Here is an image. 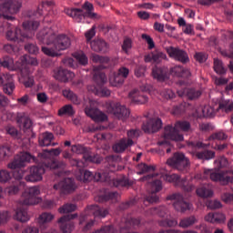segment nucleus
Masks as SVG:
<instances>
[{"mask_svg":"<svg viewBox=\"0 0 233 233\" xmlns=\"http://www.w3.org/2000/svg\"><path fill=\"white\" fill-rule=\"evenodd\" d=\"M38 41L47 45L48 46H42V52L49 57H59L61 54L59 52L70 48L72 45L70 37L66 35H56L54 29L46 27L42 29L36 35ZM53 45V46H50Z\"/></svg>","mask_w":233,"mask_h":233,"instance_id":"nucleus-1","label":"nucleus"},{"mask_svg":"<svg viewBox=\"0 0 233 233\" xmlns=\"http://www.w3.org/2000/svg\"><path fill=\"white\" fill-rule=\"evenodd\" d=\"M190 122L188 121H177L175 126H167L164 129V139L163 141H158L157 145L163 147V145H170L167 139L171 141H183L185 137L183 134L179 133V130L182 132H190Z\"/></svg>","mask_w":233,"mask_h":233,"instance_id":"nucleus-2","label":"nucleus"},{"mask_svg":"<svg viewBox=\"0 0 233 233\" xmlns=\"http://www.w3.org/2000/svg\"><path fill=\"white\" fill-rule=\"evenodd\" d=\"M66 15L72 17L76 23H81L86 17L89 19L99 18L97 13L94 12V5L88 1L84 3L82 8L67 9Z\"/></svg>","mask_w":233,"mask_h":233,"instance_id":"nucleus-3","label":"nucleus"},{"mask_svg":"<svg viewBox=\"0 0 233 233\" xmlns=\"http://www.w3.org/2000/svg\"><path fill=\"white\" fill-rule=\"evenodd\" d=\"M0 17L6 21H15V17L12 15L17 14L21 10V0H0Z\"/></svg>","mask_w":233,"mask_h":233,"instance_id":"nucleus-4","label":"nucleus"},{"mask_svg":"<svg viewBox=\"0 0 233 233\" xmlns=\"http://www.w3.org/2000/svg\"><path fill=\"white\" fill-rule=\"evenodd\" d=\"M187 146L191 148L190 154L195 159L208 161L216 157V152L212 150L196 151V148H207V145L200 141H187Z\"/></svg>","mask_w":233,"mask_h":233,"instance_id":"nucleus-5","label":"nucleus"},{"mask_svg":"<svg viewBox=\"0 0 233 233\" xmlns=\"http://www.w3.org/2000/svg\"><path fill=\"white\" fill-rule=\"evenodd\" d=\"M167 165L183 174H187L190 170V159L183 153H175L171 158L167 160Z\"/></svg>","mask_w":233,"mask_h":233,"instance_id":"nucleus-6","label":"nucleus"},{"mask_svg":"<svg viewBox=\"0 0 233 233\" xmlns=\"http://www.w3.org/2000/svg\"><path fill=\"white\" fill-rule=\"evenodd\" d=\"M157 174H150L145 176L141 178L142 181H148V184L151 187V192L149 196L146 197V201L147 203H157L159 201V197H157V192L163 189V184L159 179H154Z\"/></svg>","mask_w":233,"mask_h":233,"instance_id":"nucleus-7","label":"nucleus"},{"mask_svg":"<svg viewBox=\"0 0 233 233\" xmlns=\"http://www.w3.org/2000/svg\"><path fill=\"white\" fill-rule=\"evenodd\" d=\"M228 174L233 176V170L216 172L213 169H206L204 171V177L206 179L209 177L211 181L221 183V185H228V183H233V177L228 176Z\"/></svg>","mask_w":233,"mask_h":233,"instance_id":"nucleus-8","label":"nucleus"},{"mask_svg":"<svg viewBox=\"0 0 233 233\" xmlns=\"http://www.w3.org/2000/svg\"><path fill=\"white\" fill-rule=\"evenodd\" d=\"M26 163H37V159L29 152H22L15 157L14 160L7 165V167L11 170L25 168Z\"/></svg>","mask_w":233,"mask_h":233,"instance_id":"nucleus-9","label":"nucleus"},{"mask_svg":"<svg viewBox=\"0 0 233 233\" xmlns=\"http://www.w3.org/2000/svg\"><path fill=\"white\" fill-rule=\"evenodd\" d=\"M54 190L59 192L61 196H66L68 194H74L77 190V184L72 177H66L62 181L54 184Z\"/></svg>","mask_w":233,"mask_h":233,"instance_id":"nucleus-10","label":"nucleus"},{"mask_svg":"<svg viewBox=\"0 0 233 233\" xmlns=\"http://www.w3.org/2000/svg\"><path fill=\"white\" fill-rule=\"evenodd\" d=\"M41 194V190L39 189V187L35 186L32 187H29L28 190L25 191L22 194L21 199H20V205H37L39 203V196Z\"/></svg>","mask_w":233,"mask_h":233,"instance_id":"nucleus-11","label":"nucleus"},{"mask_svg":"<svg viewBox=\"0 0 233 233\" xmlns=\"http://www.w3.org/2000/svg\"><path fill=\"white\" fill-rule=\"evenodd\" d=\"M164 179H166L167 183H174L175 187H180L184 192H192V190L196 188L194 185L188 183L186 178H181L177 174L166 175Z\"/></svg>","mask_w":233,"mask_h":233,"instance_id":"nucleus-12","label":"nucleus"},{"mask_svg":"<svg viewBox=\"0 0 233 233\" xmlns=\"http://www.w3.org/2000/svg\"><path fill=\"white\" fill-rule=\"evenodd\" d=\"M7 121H15L19 127H23L25 130H29V128H32V120L28 116H26L25 113H19L17 116L14 114V112L6 111L5 114Z\"/></svg>","mask_w":233,"mask_h":233,"instance_id":"nucleus-13","label":"nucleus"},{"mask_svg":"<svg viewBox=\"0 0 233 233\" xmlns=\"http://www.w3.org/2000/svg\"><path fill=\"white\" fill-rule=\"evenodd\" d=\"M46 172L45 163L42 166H32L29 167V174L25 177L27 183H39L43 181V175Z\"/></svg>","mask_w":233,"mask_h":233,"instance_id":"nucleus-14","label":"nucleus"},{"mask_svg":"<svg viewBox=\"0 0 233 233\" xmlns=\"http://www.w3.org/2000/svg\"><path fill=\"white\" fill-rule=\"evenodd\" d=\"M107 112L113 114L117 119L125 121L130 116V110L125 106H121L119 103H110L107 106Z\"/></svg>","mask_w":233,"mask_h":233,"instance_id":"nucleus-15","label":"nucleus"},{"mask_svg":"<svg viewBox=\"0 0 233 233\" xmlns=\"http://www.w3.org/2000/svg\"><path fill=\"white\" fill-rule=\"evenodd\" d=\"M169 200H175L173 203V207L177 212H187V210H190L192 205L187 201L183 198L181 194H173L167 198Z\"/></svg>","mask_w":233,"mask_h":233,"instance_id":"nucleus-16","label":"nucleus"},{"mask_svg":"<svg viewBox=\"0 0 233 233\" xmlns=\"http://www.w3.org/2000/svg\"><path fill=\"white\" fill-rule=\"evenodd\" d=\"M166 51L169 57L171 59H175V61H179V63H188L190 61V58H188V54H187V51L179 48V47H174L169 46L166 48Z\"/></svg>","mask_w":233,"mask_h":233,"instance_id":"nucleus-17","label":"nucleus"},{"mask_svg":"<svg viewBox=\"0 0 233 233\" xmlns=\"http://www.w3.org/2000/svg\"><path fill=\"white\" fill-rule=\"evenodd\" d=\"M76 218H77V213L66 215L58 219L60 230L63 233H72V230H74V222H72V219H76Z\"/></svg>","mask_w":233,"mask_h":233,"instance_id":"nucleus-18","label":"nucleus"},{"mask_svg":"<svg viewBox=\"0 0 233 233\" xmlns=\"http://www.w3.org/2000/svg\"><path fill=\"white\" fill-rule=\"evenodd\" d=\"M162 127L163 121H161V118H150L142 125V130H144L146 134H154L156 132H159Z\"/></svg>","mask_w":233,"mask_h":233,"instance_id":"nucleus-19","label":"nucleus"},{"mask_svg":"<svg viewBox=\"0 0 233 233\" xmlns=\"http://www.w3.org/2000/svg\"><path fill=\"white\" fill-rule=\"evenodd\" d=\"M20 63H21V73L22 76H25L26 74H30V66H37L39 65V62H37V58L32 57L28 55H24L20 57Z\"/></svg>","mask_w":233,"mask_h":233,"instance_id":"nucleus-20","label":"nucleus"},{"mask_svg":"<svg viewBox=\"0 0 233 233\" xmlns=\"http://www.w3.org/2000/svg\"><path fill=\"white\" fill-rule=\"evenodd\" d=\"M53 77L56 79V81H60V83H68L71 79L76 77L74 72L68 71V69L58 68L54 71Z\"/></svg>","mask_w":233,"mask_h":233,"instance_id":"nucleus-21","label":"nucleus"},{"mask_svg":"<svg viewBox=\"0 0 233 233\" xmlns=\"http://www.w3.org/2000/svg\"><path fill=\"white\" fill-rule=\"evenodd\" d=\"M93 63H98L99 66L93 67V72H99V70H105V68L110 67V57L108 56H102L99 55H93L92 56Z\"/></svg>","mask_w":233,"mask_h":233,"instance_id":"nucleus-22","label":"nucleus"},{"mask_svg":"<svg viewBox=\"0 0 233 233\" xmlns=\"http://www.w3.org/2000/svg\"><path fill=\"white\" fill-rule=\"evenodd\" d=\"M86 212H87V214H93L94 218H106L107 215L109 214L107 208H99V206L97 205L87 206Z\"/></svg>","mask_w":233,"mask_h":233,"instance_id":"nucleus-23","label":"nucleus"},{"mask_svg":"<svg viewBox=\"0 0 233 233\" xmlns=\"http://www.w3.org/2000/svg\"><path fill=\"white\" fill-rule=\"evenodd\" d=\"M152 76L154 79H157L160 82L167 81V79H168L169 71L167 67L155 66L152 69Z\"/></svg>","mask_w":233,"mask_h":233,"instance_id":"nucleus-24","label":"nucleus"},{"mask_svg":"<svg viewBox=\"0 0 233 233\" xmlns=\"http://www.w3.org/2000/svg\"><path fill=\"white\" fill-rule=\"evenodd\" d=\"M128 96L136 105H145L146 103H148V96H145L142 92H139V90H133Z\"/></svg>","mask_w":233,"mask_h":233,"instance_id":"nucleus-25","label":"nucleus"},{"mask_svg":"<svg viewBox=\"0 0 233 233\" xmlns=\"http://www.w3.org/2000/svg\"><path fill=\"white\" fill-rule=\"evenodd\" d=\"M7 41H14L15 43L23 41V37H27L26 35L21 33V29L16 27L15 30L9 29L5 34Z\"/></svg>","mask_w":233,"mask_h":233,"instance_id":"nucleus-26","label":"nucleus"},{"mask_svg":"<svg viewBox=\"0 0 233 233\" xmlns=\"http://www.w3.org/2000/svg\"><path fill=\"white\" fill-rule=\"evenodd\" d=\"M169 73L174 77H185L188 78L192 76L189 69H185V67L181 66H175L170 68Z\"/></svg>","mask_w":233,"mask_h":233,"instance_id":"nucleus-27","label":"nucleus"},{"mask_svg":"<svg viewBox=\"0 0 233 233\" xmlns=\"http://www.w3.org/2000/svg\"><path fill=\"white\" fill-rule=\"evenodd\" d=\"M141 225V219L139 218H123L120 225V232L123 230H128V228H136Z\"/></svg>","mask_w":233,"mask_h":233,"instance_id":"nucleus-28","label":"nucleus"},{"mask_svg":"<svg viewBox=\"0 0 233 233\" xmlns=\"http://www.w3.org/2000/svg\"><path fill=\"white\" fill-rule=\"evenodd\" d=\"M134 145V140L132 139H127V138H122L118 143L115 144L113 146V150L116 154H121L128 148V147H132Z\"/></svg>","mask_w":233,"mask_h":233,"instance_id":"nucleus-29","label":"nucleus"},{"mask_svg":"<svg viewBox=\"0 0 233 233\" xmlns=\"http://www.w3.org/2000/svg\"><path fill=\"white\" fill-rule=\"evenodd\" d=\"M177 94L180 97H183V96H187V99L190 101H194V99H198V97H201V90H197L195 88H187L183 91H177Z\"/></svg>","mask_w":233,"mask_h":233,"instance_id":"nucleus-30","label":"nucleus"},{"mask_svg":"<svg viewBox=\"0 0 233 233\" xmlns=\"http://www.w3.org/2000/svg\"><path fill=\"white\" fill-rule=\"evenodd\" d=\"M205 220L208 221V223L221 224L225 223V221L227 220V217L225 216V214L221 212L208 213L205 217Z\"/></svg>","mask_w":233,"mask_h":233,"instance_id":"nucleus-31","label":"nucleus"},{"mask_svg":"<svg viewBox=\"0 0 233 233\" xmlns=\"http://www.w3.org/2000/svg\"><path fill=\"white\" fill-rule=\"evenodd\" d=\"M91 48L94 52H107L108 51V44L105 42V40L97 39L90 42Z\"/></svg>","mask_w":233,"mask_h":233,"instance_id":"nucleus-32","label":"nucleus"},{"mask_svg":"<svg viewBox=\"0 0 233 233\" xmlns=\"http://www.w3.org/2000/svg\"><path fill=\"white\" fill-rule=\"evenodd\" d=\"M217 111L230 114V112H233V101H230V99L220 100Z\"/></svg>","mask_w":233,"mask_h":233,"instance_id":"nucleus-33","label":"nucleus"},{"mask_svg":"<svg viewBox=\"0 0 233 233\" xmlns=\"http://www.w3.org/2000/svg\"><path fill=\"white\" fill-rule=\"evenodd\" d=\"M14 219L19 221L20 223H26L30 221V216L28 215V211H26V209L19 208L15 210Z\"/></svg>","mask_w":233,"mask_h":233,"instance_id":"nucleus-34","label":"nucleus"},{"mask_svg":"<svg viewBox=\"0 0 233 233\" xmlns=\"http://www.w3.org/2000/svg\"><path fill=\"white\" fill-rule=\"evenodd\" d=\"M54 139V134L50 132L42 133L38 137V144L40 147H50L52 140Z\"/></svg>","mask_w":233,"mask_h":233,"instance_id":"nucleus-35","label":"nucleus"},{"mask_svg":"<svg viewBox=\"0 0 233 233\" xmlns=\"http://www.w3.org/2000/svg\"><path fill=\"white\" fill-rule=\"evenodd\" d=\"M109 185L116 187V188H119V187H132L134 181L127 178H114L110 181Z\"/></svg>","mask_w":233,"mask_h":233,"instance_id":"nucleus-36","label":"nucleus"},{"mask_svg":"<svg viewBox=\"0 0 233 233\" xmlns=\"http://www.w3.org/2000/svg\"><path fill=\"white\" fill-rule=\"evenodd\" d=\"M62 94L64 97L71 101L73 105H81V99L76 95V93H74V91L70 89H64Z\"/></svg>","mask_w":233,"mask_h":233,"instance_id":"nucleus-37","label":"nucleus"},{"mask_svg":"<svg viewBox=\"0 0 233 233\" xmlns=\"http://www.w3.org/2000/svg\"><path fill=\"white\" fill-rule=\"evenodd\" d=\"M54 218L55 216L52 213H48V212L42 213L37 218V223L40 228H43L45 225H46L47 223H50L54 219Z\"/></svg>","mask_w":233,"mask_h":233,"instance_id":"nucleus-38","label":"nucleus"},{"mask_svg":"<svg viewBox=\"0 0 233 233\" xmlns=\"http://www.w3.org/2000/svg\"><path fill=\"white\" fill-rule=\"evenodd\" d=\"M76 179L78 181H83V183H86L88 181H92L94 179V173L88 170L79 169V174L76 175Z\"/></svg>","mask_w":233,"mask_h":233,"instance_id":"nucleus-39","label":"nucleus"},{"mask_svg":"<svg viewBox=\"0 0 233 233\" xmlns=\"http://www.w3.org/2000/svg\"><path fill=\"white\" fill-rule=\"evenodd\" d=\"M93 79L95 83H96V85L100 86L106 85V83L108 81V79L106 78V75L101 72V70L94 71Z\"/></svg>","mask_w":233,"mask_h":233,"instance_id":"nucleus-40","label":"nucleus"},{"mask_svg":"<svg viewBox=\"0 0 233 233\" xmlns=\"http://www.w3.org/2000/svg\"><path fill=\"white\" fill-rule=\"evenodd\" d=\"M195 223H198V219L196 217L191 216L185 218H182L178 224L180 228H188V227H192V225H195Z\"/></svg>","mask_w":233,"mask_h":233,"instance_id":"nucleus-41","label":"nucleus"},{"mask_svg":"<svg viewBox=\"0 0 233 233\" xmlns=\"http://www.w3.org/2000/svg\"><path fill=\"white\" fill-rule=\"evenodd\" d=\"M213 68L216 74H218V76H223V74H227V69L223 66V61H221L219 58H214Z\"/></svg>","mask_w":233,"mask_h":233,"instance_id":"nucleus-42","label":"nucleus"},{"mask_svg":"<svg viewBox=\"0 0 233 233\" xmlns=\"http://www.w3.org/2000/svg\"><path fill=\"white\" fill-rule=\"evenodd\" d=\"M39 21H35V20H28V21H25L22 25L24 30H27V31H35L39 28Z\"/></svg>","mask_w":233,"mask_h":233,"instance_id":"nucleus-43","label":"nucleus"},{"mask_svg":"<svg viewBox=\"0 0 233 233\" xmlns=\"http://www.w3.org/2000/svg\"><path fill=\"white\" fill-rule=\"evenodd\" d=\"M45 167L46 168H50L51 170H56V168H61L62 170L64 168H66V163H65L64 161H59V162H56V161H49V162H45Z\"/></svg>","mask_w":233,"mask_h":233,"instance_id":"nucleus-44","label":"nucleus"},{"mask_svg":"<svg viewBox=\"0 0 233 233\" xmlns=\"http://www.w3.org/2000/svg\"><path fill=\"white\" fill-rule=\"evenodd\" d=\"M196 192L197 196H199V198H212V196H214L212 189H208L206 187L197 188Z\"/></svg>","mask_w":233,"mask_h":233,"instance_id":"nucleus-45","label":"nucleus"},{"mask_svg":"<svg viewBox=\"0 0 233 233\" xmlns=\"http://www.w3.org/2000/svg\"><path fill=\"white\" fill-rule=\"evenodd\" d=\"M109 81L112 86H119V85L125 83V78H123L119 73H115L113 76L109 78Z\"/></svg>","mask_w":233,"mask_h":233,"instance_id":"nucleus-46","label":"nucleus"},{"mask_svg":"<svg viewBox=\"0 0 233 233\" xmlns=\"http://www.w3.org/2000/svg\"><path fill=\"white\" fill-rule=\"evenodd\" d=\"M150 212L151 214H157L159 218H165L168 214V209L165 206H160L158 208H152Z\"/></svg>","mask_w":233,"mask_h":233,"instance_id":"nucleus-47","label":"nucleus"},{"mask_svg":"<svg viewBox=\"0 0 233 233\" xmlns=\"http://www.w3.org/2000/svg\"><path fill=\"white\" fill-rule=\"evenodd\" d=\"M77 209L76 204H66L58 208L59 214H70V212H75Z\"/></svg>","mask_w":233,"mask_h":233,"instance_id":"nucleus-48","label":"nucleus"},{"mask_svg":"<svg viewBox=\"0 0 233 233\" xmlns=\"http://www.w3.org/2000/svg\"><path fill=\"white\" fill-rule=\"evenodd\" d=\"M76 112L72 105H66L58 110V116H74Z\"/></svg>","mask_w":233,"mask_h":233,"instance_id":"nucleus-49","label":"nucleus"},{"mask_svg":"<svg viewBox=\"0 0 233 233\" xmlns=\"http://www.w3.org/2000/svg\"><path fill=\"white\" fill-rule=\"evenodd\" d=\"M228 136L225 134L223 131H218L213 133L211 136L208 137V141H224V139H228Z\"/></svg>","mask_w":233,"mask_h":233,"instance_id":"nucleus-50","label":"nucleus"},{"mask_svg":"<svg viewBox=\"0 0 233 233\" xmlns=\"http://www.w3.org/2000/svg\"><path fill=\"white\" fill-rule=\"evenodd\" d=\"M2 86L4 94H6L7 96H12V94H14V90H15V84L14 83V78Z\"/></svg>","mask_w":233,"mask_h":233,"instance_id":"nucleus-51","label":"nucleus"},{"mask_svg":"<svg viewBox=\"0 0 233 233\" xmlns=\"http://www.w3.org/2000/svg\"><path fill=\"white\" fill-rule=\"evenodd\" d=\"M71 152H73L74 154H78V155L83 154L85 156V154H86L88 152V148H86V147H84L83 145H80V144L73 145L71 147Z\"/></svg>","mask_w":233,"mask_h":233,"instance_id":"nucleus-52","label":"nucleus"},{"mask_svg":"<svg viewBox=\"0 0 233 233\" xmlns=\"http://www.w3.org/2000/svg\"><path fill=\"white\" fill-rule=\"evenodd\" d=\"M137 168H138V170H140L137 172V174L139 176H141V175L145 174L146 172H150V170H153V171L156 170V166H148L147 164L142 163L137 166Z\"/></svg>","mask_w":233,"mask_h":233,"instance_id":"nucleus-53","label":"nucleus"},{"mask_svg":"<svg viewBox=\"0 0 233 233\" xmlns=\"http://www.w3.org/2000/svg\"><path fill=\"white\" fill-rule=\"evenodd\" d=\"M119 198V193L117 192H109L104 196H102V199L104 201H113V203L117 202V199Z\"/></svg>","mask_w":233,"mask_h":233,"instance_id":"nucleus-54","label":"nucleus"},{"mask_svg":"<svg viewBox=\"0 0 233 233\" xmlns=\"http://www.w3.org/2000/svg\"><path fill=\"white\" fill-rule=\"evenodd\" d=\"M108 120V116H106V114L103 113L102 111H96L93 121H95L96 123H103L105 121Z\"/></svg>","mask_w":233,"mask_h":233,"instance_id":"nucleus-55","label":"nucleus"},{"mask_svg":"<svg viewBox=\"0 0 233 233\" xmlns=\"http://www.w3.org/2000/svg\"><path fill=\"white\" fill-rule=\"evenodd\" d=\"M10 156H12V148H10V147H0V159H5V157H10Z\"/></svg>","mask_w":233,"mask_h":233,"instance_id":"nucleus-56","label":"nucleus"},{"mask_svg":"<svg viewBox=\"0 0 233 233\" xmlns=\"http://www.w3.org/2000/svg\"><path fill=\"white\" fill-rule=\"evenodd\" d=\"M12 179V175L6 169L0 170V183H8Z\"/></svg>","mask_w":233,"mask_h":233,"instance_id":"nucleus-57","label":"nucleus"},{"mask_svg":"<svg viewBox=\"0 0 233 233\" xmlns=\"http://www.w3.org/2000/svg\"><path fill=\"white\" fill-rule=\"evenodd\" d=\"M85 161H88L89 163H96L99 165L101 163V158L97 155H89L88 152L83 156Z\"/></svg>","mask_w":233,"mask_h":233,"instance_id":"nucleus-58","label":"nucleus"},{"mask_svg":"<svg viewBox=\"0 0 233 233\" xmlns=\"http://www.w3.org/2000/svg\"><path fill=\"white\" fill-rule=\"evenodd\" d=\"M202 114L204 117H214L216 116V110L210 106H206L202 109Z\"/></svg>","mask_w":233,"mask_h":233,"instance_id":"nucleus-59","label":"nucleus"},{"mask_svg":"<svg viewBox=\"0 0 233 233\" xmlns=\"http://www.w3.org/2000/svg\"><path fill=\"white\" fill-rule=\"evenodd\" d=\"M164 59H167V54L163 52L153 53V62L157 63V65H159V63H161V61H163Z\"/></svg>","mask_w":233,"mask_h":233,"instance_id":"nucleus-60","label":"nucleus"},{"mask_svg":"<svg viewBox=\"0 0 233 233\" xmlns=\"http://www.w3.org/2000/svg\"><path fill=\"white\" fill-rule=\"evenodd\" d=\"M22 83L25 86V88H32V86H34L35 84L34 76L30 75L23 76Z\"/></svg>","mask_w":233,"mask_h":233,"instance_id":"nucleus-61","label":"nucleus"},{"mask_svg":"<svg viewBox=\"0 0 233 233\" xmlns=\"http://www.w3.org/2000/svg\"><path fill=\"white\" fill-rule=\"evenodd\" d=\"M25 50H26V52H28L29 54H39V47L35 44H26L25 46Z\"/></svg>","mask_w":233,"mask_h":233,"instance_id":"nucleus-62","label":"nucleus"},{"mask_svg":"<svg viewBox=\"0 0 233 233\" xmlns=\"http://www.w3.org/2000/svg\"><path fill=\"white\" fill-rule=\"evenodd\" d=\"M0 66H3L4 68H10L11 66H14V58L5 56L4 60L0 64Z\"/></svg>","mask_w":233,"mask_h":233,"instance_id":"nucleus-63","label":"nucleus"},{"mask_svg":"<svg viewBox=\"0 0 233 233\" xmlns=\"http://www.w3.org/2000/svg\"><path fill=\"white\" fill-rule=\"evenodd\" d=\"M160 227H177V221L176 219H167L159 221Z\"/></svg>","mask_w":233,"mask_h":233,"instance_id":"nucleus-64","label":"nucleus"}]
</instances>
